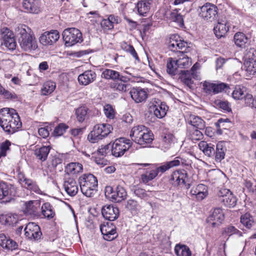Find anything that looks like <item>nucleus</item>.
Segmentation results:
<instances>
[{"label": "nucleus", "mask_w": 256, "mask_h": 256, "mask_svg": "<svg viewBox=\"0 0 256 256\" xmlns=\"http://www.w3.org/2000/svg\"><path fill=\"white\" fill-rule=\"evenodd\" d=\"M12 143L8 140H6L0 144V158L5 157L7 154L10 151V146Z\"/></svg>", "instance_id": "nucleus-54"}, {"label": "nucleus", "mask_w": 256, "mask_h": 256, "mask_svg": "<svg viewBox=\"0 0 256 256\" xmlns=\"http://www.w3.org/2000/svg\"><path fill=\"white\" fill-rule=\"evenodd\" d=\"M168 107L165 103L162 102L160 104L154 106L151 108V110L153 111L154 115L158 118H164L168 110Z\"/></svg>", "instance_id": "nucleus-33"}, {"label": "nucleus", "mask_w": 256, "mask_h": 256, "mask_svg": "<svg viewBox=\"0 0 256 256\" xmlns=\"http://www.w3.org/2000/svg\"><path fill=\"white\" fill-rule=\"evenodd\" d=\"M188 122L194 128L202 130L205 128L206 124L204 121L201 118L190 114L188 118Z\"/></svg>", "instance_id": "nucleus-30"}, {"label": "nucleus", "mask_w": 256, "mask_h": 256, "mask_svg": "<svg viewBox=\"0 0 256 256\" xmlns=\"http://www.w3.org/2000/svg\"><path fill=\"white\" fill-rule=\"evenodd\" d=\"M41 212L44 217L48 220L52 218L55 216V211L53 206L48 202L42 204Z\"/></svg>", "instance_id": "nucleus-34"}, {"label": "nucleus", "mask_w": 256, "mask_h": 256, "mask_svg": "<svg viewBox=\"0 0 256 256\" xmlns=\"http://www.w3.org/2000/svg\"><path fill=\"white\" fill-rule=\"evenodd\" d=\"M62 38L66 46H72L82 41L81 32L74 28L64 30L62 33Z\"/></svg>", "instance_id": "nucleus-8"}, {"label": "nucleus", "mask_w": 256, "mask_h": 256, "mask_svg": "<svg viewBox=\"0 0 256 256\" xmlns=\"http://www.w3.org/2000/svg\"><path fill=\"white\" fill-rule=\"evenodd\" d=\"M100 230L104 238L106 240L111 241L118 236L116 227L110 222L101 224Z\"/></svg>", "instance_id": "nucleus-14"}, {"label": "nucleus", "mask_w": 256, "mask_h": 256, "mask_svg": "<svg viewBox=\"0 0 256 256\" xmlns=\"http://www.w3.org/2000/svg\"><path fill=\"white\" fill-rule=\"evenodd\" d=\"M40 206V200H32L25 202L23 210L25 214L30 216H36Z\"/></svg>", "instance_id": "nucleus-18"}, {"label": "nucleus", "mask_w": 256, "mask_h": 256, "mask_svg": "<svg viewBox=\"0 0 256 256\" xmlns=\"http://www.w3.org/2000/svg\"><path fill=\"white\" fill-rule=\"evenodd\" d=\"M174 252L177 256H192V252L185 244H176L174 248Z\"/></svg>", "instance_id": "nucleus-41"}, {"label": "nucleus", "mask_w": 256, "mask_h": 256, "mask_svg": "<svg viewBox=\"0 0 256 256\" xmlns=\"http://www.w3.org/2000/svg\"><path fill=\"white\" fill-rule=\"evenodd\" d=\"M63 186L66 192L70 196H74L78 192L76 182L72 178H65Z\"/></svg>", "instance_id": "nucleus-21"}, {"label": "nucleus", "mask_w": 256, "mask_h": 256, "mask_svg": "<svg viewBox=\"0 0 256 256\" xmlns=\"http://www.w3.org/2000/svg\"><path fill=\"white\" fill-rule=\"evenodd\" d=\"M56 84L52 81H47L44 83L41 89L42 95L47 96L50 94L56 88Z\"/></svg>", "instance_id": "nucleus-46"}, {"label": "nucleus", "mask_w": 256, "mask_h": 256, "mask_svg": "<svg viewBox=\"0 0 256 256\" xmlns=\"http://www.w3.org/2000/svg\"><path fill=\"white\" fill-rule=\"evenodd\" d=\"M226 144L224 142H219L216 146V149L214 148V156L215 161L216 162H220L224 158L226 152Z\"/></svg>", "instance_id": "nucleus-27"}, {"label": "nucleus", "mask_w": 256, "mask_h": 256, "mask_svg": "<svg viewBox=\"0 0 256 256\" xmlns=\"http://www.w3.org/2000/svg\"><path fill=\"white\" fill-rule=\"evenodd\" d=\"M223 234L228 236L234 234H236L238 236H242V232L240 231L236 228L234 226L231 225L228 226L224 228Z\"/></svg>", "instance_id": "nucleus-56"}, {"label": "nucleus", "mask_w": 256, "mask_h": 256, "mask_svg": "<svg viewBox=\"0 0 256 256\" xmlns=\"http://www.w3.org/2000/svg\"><path fill=\"white\" fill-rule=\"evenodd\" d=\"M78 182L82 192L87 197L94 195L98 186V180L93 174H84L78 178Z\"/></svg>", "instance_id": "nucleus-4"}, {"label": "nucleus", "mask_w": 256, "mask_h": 256, "mask_svg": "<svg viewBox=\"0 0 256 256\" xmlns=\"http://www.w3.org/2000/svg\"><path fill=\"white\" fill-rule=\"evenodd\" d=\"M218 200L228 208H234L237 202V198L232 192L226 188H220L217 194Z\"/></svg>", "instance_id": "nucleus-11"}, {"label": "nucleus", "mask_w": 256, "mask_h": 256, "mask_svg": "<svg viewBox=\"0 0 256 256\" xmlns=\"http://www.w3.org/2000/svg\"><path fill=\"white\" fill-rule=\"evenodd\" d=\"M51 148L50 146H42L39 148H36L34 152V154L36 158L41 162L45 161L50 153Z\"/></svg>", "instance_id": "nucleus-31"}, {"label": "nucleus", "mask_w": 256, "mask_h": 256, "mask_svg": "<svg viewBox=\"0 0 256 256\" xmlns=\"http://www.w3.org/2000/svg\"><path fill=\"white\" fill-rule=\"evenodd\" d=\"M244 68L246 76L249 79L256 74V62L244 61Z\"/></svg>", "instance_id": "nucleus-40"}, {"label": "nucleus", "mask_w": 256, "mask_h": 256, "mask_svg": "<svg viewBox=\"0 0 256 256\" xmlns=\"http://www.w3.org/2000/svg\"><path fill=\"white\" fill-rule=\"evenodd\" d=\"M96 78V72L91 70H88L79 75L78 81L80 84L86 86L92 82Z\"/></svg>", "instance_id": "nucleus-25"}, {"label": "nucleus", "mask_w": 256, "mask_h": 256, "mask_svg": "<svg viewBox=\"0 0 256 256\" xmlns=\"http://www.w3.org/2000/svg\"><path fill=\"white\" fill-rule=\"evenodd\" d=\"M244 102L247 106L256 109V98H254L252 94L246 96Z\"/></svg>", "instance_id": "nucleus-62"}, {"label": "nucleus", "mask_w": 256, "mask_h": 256, "mask_svg": "<svg viewBox=\"0 0 256 256\" xmlns=\"http://www.w3.org/2000/svg\"><path fill=\"white\" fill-rule=\"evenodd\" d=\"M112 130V126L108 124L95 125L88 136V140L91 143H96L106 137Z\"/></svg>", "instance_id": "nucleus-5"}, {"label": "nucleus", "mask_w": 256, "mask_h": 256, "mask_svg": "<svg viewBox=\"0 0 256 256\" xmlns=\"http://www.w3.org/2000/svg\"><path fill=\"white\" fill-rule=\"evenodd\" d=\"M16 31L22 50L30 52L37 48V42L31 28L25 24H22L18 26Z\"/></svg>", "instance_id": "nucleus-3"}, {"label": "nucleus", "mask_w": 256, "mask_h": 256, "mask_svg": "<svg viewBox=\"0 0 256 256\" xmlns=\"http://www.w3.org/2000/svg\"><path fill=\"white\" fill-rule=\"evenodd\" d=\"M0 94L2 95L4 98L10 99L12 100H17L18 96L14 92H10L6 90L0 84Z\"/></svg>", "instance_id": "nucleus-52"}, {"label": "nucleus", "mask_w": 256, "mask_h": 256, "mask_svg": "<svg viewBox=\"0 0 256 256\" xmlns=\"http://www.w3.org/2000/svg\"><path fill=\"white\" fill-rule=\"evenodd\" d=\"M190 193L198 200H202L208 194V188L203 184H200L192 188L190 190Z\"/></svg>", "instance_id": "nucleus-24"}, {"label": "nucleus", "mask_w": 256, "mask_h": 256, "mask_svg": "<svg viewBox=\"0 0 256 256\" xmlns=\"http://www.w3.org/2000/svg\"><path fill=\"white\" fill-rule=\"evenodd\" d=\"M176 142V139L173 134H166L162 138V147L164 150H166Z\"/></svg>", "instance_id": "nucleus-35"}, {"label": "nucleus", "mask_w": 256, "mask_h": 256, "mask_svg": "<svg viewBox=\"0 0 256 256\" xmlns=\"http://www.w3.org/2000/svg\"><path fill=\"white\" fill-rule=\"evenodd\" d=\"M240 222L248 228H252L256 224V219L249 213H246L241 216Z\"/></svg>", "instance_id": "nucleus-38"}, {"label": "nucleus", "mask_w": 256, "mask_h": 256, "mask_svg": "<svg viewBox=\"0 0 256 256\" xmlns=\"http://www.w3.org/2000/svg\"><path fill=\"white\" fill-rule=\"evenodd\" d=\"M224 92L228 94L230 92V88L229 86L224 82L214 83V94L220 92Z\"/></svg>", "instance_id": "nucleus-48"}, {"label": "nucleus", "mask_w": 256, "mask_h": 256, "mask_svg": "<svg viewBox=\"0 0 256 256\" xmlns=\"http://www.w3.org/2000/svg\"><path fill=\"white\" fill-rule=\"evenodd\" d=\"M216 104L220 108L224 111L230 112L231 110L230 104L226 101L218 100Z\"/></svg>", "instance_id": "nucleus-64"}, {"label": "nucleus", "mask_w": 256, "mask_h": 256, "mask_svg": "<svg viewBox=\"0 0 256 256\" xmlns=\"http://www.w3.org/2000/svg\"><path fill=\"white\" fill-rule=\"evenodd\" d=\"M24 186L28 190L37 194H44L42 191L40 189L36 182L31 179L27 180V182Z\"/></svg>", "instance_id": "nucleus-47"}, {"label": "nucleus", "mask_w": 256, "mask_h": 256, "mask_svg": "<svg viewBox=\"0 0 256 256\" xmlns=\"http://www.w3.org/2000/svg\"><path fill=\"white\" fill-rule=\"evenodd\" d=\"M105 194L115 202H121L126 199L127 196L125 188L120 184L118 185L114 188L110 186H106Z\"/></svg>", "instance_id": "nucleus-10"}, {"label": "nucleus", "mask_w": 256, "mask_h": 256, "mask_svg": "<svg viewBox=\"0 0 256 256\" xmlns=\"http://www.w3.org/2000/svg\"><path fill=\"white\" fill-rule=\"evenodd\" d=\"M152 0H144L137 3L136 8L140 16H145L149 12L152 4Z\"/></svg>", "instance_id": "nucleus-29"}, {"label": "nucleus", "mask_w": 256, "mask_h": 256, "mask_svg": "<svg viewBox=\"0 0 256 256\" xmlns=\"http://www.w3.org/2000/svg\"><path fill=\"white\" fill-rule=\"evenodd\" d=\"M198 16L204 20L212 22L218 14V8L214 4L206 2L198 9Z\"/></svg>", "instance_id": "nucleus-6"}, {"label": "nucleus", "mask_w": 256, "mask_h": 256, "mask_svg": "<svg viewBox=\"0 0 256 256\" xmlns=\"http://www.w3.org/2000/svg\"><path fill=\"white\" fill-rule=\"evenodd\" d=\"M170 18L172 22H176L178 26L180 27H182L184 25L182 16L178 13L177 10H174L171 12Z\"/></svg>", "instance_id": "nucleus-49"}, {"label": "nucleus", "mask_w": 256, "mask_h": 256, "mask_svg": "<svg viewBox=\"0 0 256 256\" xmlns=\"http://www.w3.org/2000/svg\"><path fill=\"white\" fill-rule=\"evenodd\" d=\"M188 174L184 170H178L174 171L170 178V182L175 186H186L189 188L190 184H187Z\"/></svg>", "instance_id": "nucleus-12"}, {"label": "nucleus", "mask_w": 256, "mask_h": 256, "mask_svg": "<svg viewBox=\"0 0 256 256\" xmlns=\"http://www.w3.org/2000/svg\"><path fill=\"white\" fill-rule=\"evenodd\" d=\"M13 186L3 181L0 182V200L12 196Z\"/></svg>", "instance_id": "nucleus-28"}, {"label": "nucleus", "mask_w": 256, "mask_h": 256, "mask_svg": "<svg viewBox=\"0 0 256 256\" xmlns=\"http://www.w3.org/2000/svg\"><path fill=\"white\" fill-rule=\"evenodd\" d=\"M248 94L246 93V88L240 85L236 86L232 94V98L238 100H242L243 98L245 100L246 96Z\"/></svg>", "instance_id": "nucleus-37"}, {"label": "nucleus", "mask_w": 256, "mask_h": 256, "mask_svg": "<svg viewBox=\"0 0 256 256\" xmlns=\"http://www.w3.org/2000/svg\"><path fill=\"white\" fill-rule=\"evenodd\" d=\"M102 213L106 220L112 221L118 218L119 210L117 207L112 205H106L102 207Z\"/></svg>", "instance_id": "nucleus-20"}, {"label": "nucleus", "mask_w": 256, "mask_h": 256, "mask_svg": "<svg viewBox=\"0 0 256 256\" xmlns=\"http://www.w3.org/2000/svg\"><path fill=\"white\" fill-rule=\"evenodd\" d=\"M198 147L204 154L208 157H212L214 154V146L212 144H208L206 142L201 141L198 144Z\"/></svg>", "instance_id": "nucleus-32"}, {"label": "nucleus", "mask_w": 256, "mask_h": 256, "mask_svg": "<svg viewBox=\"0 0 256 256\" xmlns=\"http://www.w3.org/2000/svg\"><path fill=\"white\" fill-rule=\"evenodd\" d=\"M0 42L2 46H5L10 51L14 50L16 44L13 32L7 28H1L0 31Z\"/></svg>", "instance_id": "nucleus-9"}, {"label": "nucleus", "mask_w": 256, "mask_h": 256, "mask_svg": "<svg viewBox=\"0 0 256 256\" xmlns=\"http://www.w3.org/2000/svg\"><path fill=\"white\" fill-rule=\"evenodd\" d=\"M166 67L167 72L172 76H175L177 74V69L179 68L177 64L176 60L172 58H168Z\"/></svg>", "instance_id": "nucleus-45"}, {"label": "nucleus", "mask_w": 256, "mask_h": 256, "mask_svg": "<svg viewBox=\"0 0 256 256\" xmlns=\"http://www.w3.org/2000/svg\"><path fill=\"white\" fill-rule=\"evenodd\" d=\"M230 23L226 20H222L218 22L214 27V33L218 38L224 37L229 30Z\"/></svg>", "instance_id": "nucleus-23"}, {"label": "nucleus", "mask_w": 256, "mask_h": 256, "mask_svg": "<svg viewBox=\"0 0 256 256\" xmlns=\"http://www.w3.org/2000/svg\"><path fill=\"white\" fill-rule=\"evenodd\" d=\"M68 126L64 124H60L56 126L54 130V134L55 136H60L64 134Z\"/></svg>", "instance_id": "nucleus-63"}, {"label": "nucleus", "mask_w": 256, "mask_h": 256, "mask_svg": "<svg viewBox=\"0 0 256 256\" xmlns=\"http://www.w3.org/2000/svg\"><path fill=\"white\" fill-rule=\"evenodd\" d=\"M0 246L3 248L11 250H16L18 247L16 242L4 234H0Z\"/></svg>", "instance_id": "nucleus-26"}, {"label": "nucleus", "mask_w": 256, "mask_h": 256, "mask_svg": "<svg viewBox=\"0 0 256 256\" xmlns=\"http://www.w3.org/2000/svg\"><path fill=\"white\" fill-rule=\"evenodd\" d=\"M130 94L136 103L144 102L148 98V93L146 89L140 87L133 88L130 92Z\"/></svg>", "instance_id": "nucleus-17"}, {"label": "nucleus", "mask_w": 256, "mask_h": 256, "mask_svg": "<svg viewBox=\"0 0 256 256\" xmlns=\"http://www.w3.org/2000/svg\"><path fill=\"white\" fill-rule=\"evenodd\" d=\"M147 128L146 126L144 125H137L134 126L131 130L130 133V137L132 140L134 142H136L137 138Z\"/></svg>", "instance_id": "nucleus-39"}, {"label": "nucleus", "mask_w": 256, "mask_h": 256, "mask_svg": "<svg viewBox=\"0 0 256 256\" xmlns=\"http://www.w3.org/2000/svg\"><path fill=\"white\" fill-rule=\"evenodd\" d=\"M244 59V61L256 62V50L254 48L247 50Z\"/></svg>", "instance_id": "nucleus-57"}, {"label": "nucleus", "mask_w": 256, "mask_h": 256, "mask_svg": "<svg viewBox=\"0 0 256 256\" xmlns=\"http://www.w3.org/2000/svg\"><path fill=\"white\" fill-rule=\"evenodd\" d=\"M204 92L208 95L214 94V83L208 81H204L202 84Z\"/></svg>", "instance_id": "nucleus-58"}, {"label": "nucleus", "mask_w": 256, "mask_h": 256, "mask_svg": "<svg viewBox=\"0 0 256 256\" xmlns=\"http://www.w3.org/2000/svg\"><path fill=\"white\" fill-rule=\"evenodd\" d=\"M132 190L136 196L145 200H147L148 198L152 196V192H146L144 189L138 186H134Z\"/></svg>", "instance_id": "nucleus-43"}, {"label": "nucleus", "mask_w": 256, "mask_h": 256, "mask_svg": "<svg viewBox=\"0 0 256 256\" xmlns=\"http://www.w3.org/2000/svg\"><path fill=\"white\" fill-rule=\"evenodd\" d=\"M157 176V174L153 170L146 172L141 175V180L144 184H146L154 179Z\"/></svg>", "instance_id": "nucleus-55"}, {"label": "nucleus", "mask_w": 256, "mask_h": 256, "mask_svg": "<svg viewBox=\"0 0 256 256\" xmlns=\"http://www.w3.org/2000/svg\"><path fill=\"white\" fill-rule=\"evenodd\" d=\"M188 136L192 142L201 140L204 136L200 130L193 128L188 131Z\"/></svg>", "instance_id": "nucleus-53"}, {"label": "nucleus", "mask_w": 256, "mask_h": 256, "mask_svg": "<svg viewBox=\"0 0 256 256\" xmlns=\"http://www.w3.org/2000/svg\"><path fill=\"white\" fill-rule=\"evenodd\" d=\"M40 0H22V8L26 12L38 14L41 11Z\"/></svg>", "instance_id": "nucleus-19"}, {"label": "nucleus", "mask_w": 256, "mask_h": 256, "mask_svg": "<svg viewBox=\"0 0 256 256\" xmlns=\"http://www.w3.org/2000/svg\"><path fill=\"white\" fill-rule=\"evenodd\" d=\"M102 76L106 79L116 80L119 77V72L111 69H106L103 71Z\"/></svg>", "instance_id": "nucleus-50"}, {"label": "nucleus", "mask_w": 256, "mask_h": 256, "mask_svg": "<svg viewBox=\"0 0 256 256\" xmlns=\"http://www.w3.org/2000/svg\"><path fill=\"white\" fill-rule=\"evenodd\" d=\"M168 48L171 51L179 52L180 54L178 59L176 60L179 68H188L192 64L190 59L184 54L188 52L187 50L189 48L188 44L182 40L178 35L173 34L170 36Z\"/></svg>", "instance_id": "nucleus-2"}, {"label": "nucleus", "mask_w": 256, "mask_h": 256, "mask_svg": "<svg viewBox=\"0 0 256 256\" xmlns=\"http://www.w3.org/2000/svg\"><path fill=\"white\" fill-rule=\"evenodd\" d=\"M104 112L106 118L110 119L114 118L115 113L114 108L110 104H106L104 107Z\"/></svg>", "instance_id": "nucleus-60"}, {"label": "nucleus", "mask_w": 256, "mask_h": 256, "mask_svg": "<svg viewBox=\"0 0 256 256\" xmlns=\"http://www.w3.org/2000/svg\"><path fill=\"white\" fill-rule=\"evenodd\" d=\"M126 208L128 210L130 211L132 214L136 215L139 212L140 206L136 200L130 199L126 202Z\"/></svg>", "instance_id": "nucleus-42"}, {"label": "nucleus", "mask_w": 256, "mask_h": 256, "mask_svg": "<svg viewBox=\"0 0 256 256\" xmlns=\"http://www.w3.org/2000/svg\"><path fill=\"white\" fill-rule=\"evenodd\" d=\"M186 160L180 156H177L174 158V160L167 162L166 163L169 168H172L175 166H178L180 165H184L186 163Z\"/></svg>", "instance_id": "nucleus-59"}, {"label": "nucleus", "mask_w": 256, "mask_h": 256, "mask_svg": "<svg viewBox=\"0 0 256 256\" xmlns=\"http://www.w3.org/2000/svg\"><path fill=\"white\" fill-rule=\"evenodd\" d=\"M234 40L236 45L238 47L242 48L248 42V38L242 32H238L235 34Z\"/></svg>", "instance_id": "nucleus-44"}, {"label": "nucleus", "mask_w": 256, "mask_h": 256, "mask_svg": "<svg viewBox=\"0 0 256 256\" xmlns=\"http://www.w3.org/2000/svg\"><path fill=\"white\" fill-rule=\"evenodd\" d=\"M224 214L222 208H220L214 209L212 214L206 219V222L210 226L217 227L224 220Z\"/></svg>", "instance_id": "nucleus-15"}, {"label": "nucleus", "mask_w": 256, "mask_h": 256, "mask_svg": "<svg viewBox=\"0 0 256 256\" xmlns=\"http://www.w3.org/2000/svg\"><path fill=\"white\" fill-rule=\"evenodd\" d=\"M0 126L8 134H13L21 128L20 118L15 110L7 108L0 110Z\"/></svg>", "instance_id": "nucleus-1"}, {"label": "nucleus", "mask_w": 256, "mask_h": 256, "mask_svg": "<svg viewBox=\"0 0 256 256\" xmlns=\"http://www.w3.org/2000/svg\"><path fill=\"white\" fill-rule=\"evenodd\" d=\"M24 230L26 237L31 240H38L42 236L40 226L34 222L28 223Z\"/></svg>", "instance_id": "nucleus-13"}, {"label": "nucleus", "mask_w": 256, "mask_h": 256, "mask_svg": "<svg viewBox=\"0 0 256 256\" xmlns=\"http://www.w3.org/2000/svg\"><path fill=\"white\" fill-rule=\"evenodd\" d=\"M59 38V32L56 30H52L44 32L40 38V42L44 46H50L56 43Z\"/></svg>", "instance_id": "nucleus-16"}, {"label": "nucleus", "mask_w": 256, "mask_h": 256, "mask_svg": "<svg viewBox=\"0 0 256 256\" xmlns=\"http://www.w3.org/2000/svg\"><path fill=\"white\" fill-rule=\"evenodd\" d=\"M82 170V166L78 162H71L66 165L65 172L68 175H74L81 172Z\"/></svg>", "instance_id": "nucleus-36"}, {"label": "nucleus", "mask_w": 256, "mask_h": 256, "mask_svg": "<svg viewBox=\"0 0 256 256\" xmlns=\"http://www.w3.org/2000/svg\"><path fill=\"white\" fill-rule=\"evenodd\" d=\"M154 136L152 132L147 128L135 142L142 148L148 146L152 142Z\"/></svg>", "instance_id": "nucleus-22"}, {"label": "nucleus", "mask_w": 256, "mask_h": 256, "mask_svg": "<svg viewBox=\"0 0 256 256\" xmlns=\"http://www.w3.org/2000/svg\"><path fill=\"white\" fill-rule=\"evenodd\" d=\"M88 110V108L84 106H80L76 109V114L79 122H82L85 120Z\"/></svg>", "instance_id": "nucleus-51"}, {"label": "nucleus", "mask_w": 256, "mask_h": 256, "mask_svg": "<svg viewBox=\"0 0 256 256\" xmlns=\"http://www.w3.org/2000/svg\"><path fill=\"white\" fill-rule=\"evenodd\" d=\"M114 90L120 92H126L128 90V85L120 82H114L111 85Z\"/></svg>", "instance_id": "nucleus-61"}, {"label": "nucleus", "mask_w": 256, "mask_h": 256, "mask_svg": "<svg viewBox=\"0 0 256 256\" xmlns=\"http://www.w3.org/2000/svg\"><path fill=\"white\" fill-rule=\"evenodd\" d=\"M132 142L129 139L120 138L116 139L111 146V152L115 157H120L132 146Z\"/></svg>", "instance_id": "nucleus-7"}]
</instances>
